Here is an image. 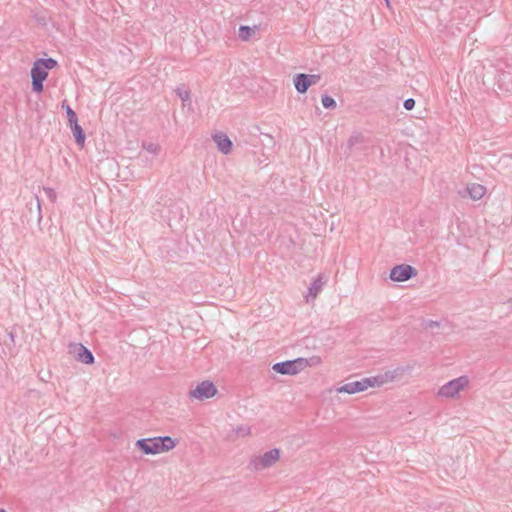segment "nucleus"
<instances>
[{
	"mask_svg": "<svg viewBox=\"0 0 512 512\" xmlns=\"http://www.w3.org/2000/svg\"><path fill=\"white\" fill-rule=\"evenodd\" d=\"M135 446L143 454L154 455L173 449L176 446V440L171 438L170 436L143 438L137 440Z\"/></svg>",
	"mask_w": 512,
	"mask_h": 512,
	"instance_id": "obj_1",
	"label": "nucleus"
},
{
	"mask_svg": "<svg viewBox=\"0 0 512 512\" xmlns=\"http://www.w3.org/2000/svg\"><path fill=\"white\" fill-rule=\"evenodd\" d=\"M321 362L320 357L314 356L309 360L306 358H296L294 360H287L275 363L272 366L273 371L282 375H296L304 370L309 365L319 364Z\"/></svg>",
	"mask_w": 512,
	"mask_h": 512,
	"instance_id": "obj_2",
	"label": "nucleus"
},
{
	"mask_svg": "<svg viewBox=\"0 0 512 512\" xmlns=\"http://www.w3.org/2000/svg\"><path fill=\"white\" fill-rule=\"evenodd\" d=\"M280 458V450L273 448L263 455L255 456L251 459L248 468L253 471H260L273 466Z\"/></svg>",
	"mask_w": 512,
	"mask_h": 512,
	"instance_id": "obj_3",
	"label": "nucleus"
},
{
	"mask_svg": "<svg viewBox=\"0 0 512 512\" xmlns=\"http://www.w3.org/2000/svg\"><path fill=\"white\" fill-rule=\"evenodd\" d=\"M469 380L466 376H460L444 384L438 391V395L446 398H454L467 386Z\"/></svg>",
	"mask_w": 512,
	"mask_h": 512,
	"instance_id": "obj_4",
	"label": "nucleus"
},
{
	"mask_svg": "<svg viewBox=\"0 0 512 512\" xmlns=\"http://www.w3.org/2000/svg\"><path fill=\"white\" fill-rule=\"evenodd\" d=\"M217 389L213 382L209 380L202 381L195 389L190 390L189 396L197 400L203 401L205 399L212 398L216 395Z\"/></svg>",
	"mask_w": 512,
	"mask_h": 512,
	"instance_id": "obj_5",
	"label": "nucleus"
},
{
	"mask_svg": "<svg viewBox=\"0 0 512 512\" xmlns=\"http://www.w3.org/2000/svg\"><path fill=\"white\" fill-rule=\"evenodd\" d=\"M417 269L409 264L394 266L390 271V279L394 282H404L415 277Z\"/></svg>",
	"mask_w": 512,
	"mask_h": 512,
	"instance_id": "obj_6",
	"label": "nucleus"
},
{
	"mask_svg": "<svg viewBox=\"0 0 512 512\" xmlns=\"http://www.w3.org/2000/svg\"><path fill=\"white\" fill-rule=\"evenodd\" d=\"M30 74L32 78V91L41 93L44 89L43 82L47 79L48 72L35 61Z\"/></svg>",
	"mask_w": 512,
	"mask_h": 512,
	"instance_id": "obj_7",
	"label": "nucleus"
},
{
	"mask_svg": "<svg viewBox=\"0 0 512 512\" xmlns=\"http://www.w3.org/2000/svg\"><path fill=\"white\" fill-rule=\"evenodd\" d=\"M399 370L400 369H396L393 371H386L385 373L365 378V381L367 383V388L368 387H380L386 383L392 382L399 374Z\"/></svg>",
	"mask_w": 512,
	"mask_h": 512,
	"instance_id": "obj_8",
	"label": "nucleus"
},
{
	"mask_svg": "<svg viewBox=\"0 0 512 512\" xmlns=\"http://www.w3.org/2000/svg\"><path fill=\"white\" fill-rule=\"evenodd\" d=\"M70 352L75 355V359L84 364H93L94 363V355L92 352L85 347L83 344H71Z\"/></svg>",
	"mask_w": 512,
	"mask_h": 512,
	"instance_id": "obj_9",
	"label": "nucleus"
},
{
	"mask_svg": "<svg viewBox=\"0 0 512 512\" xmlns=\"http://www.w3.org/2000/svg\"><path fill=\"white\" fill-rule=\"evenodd\" d=\"M367 389V383L365 381V378L346 383L338 388H336V391L338 393H348V394H355L358 392L365 391Z\"/></svg>",
	"mask_w": 512,
	"mask_h": 512,
	"instance_id": "obj_10",
	"label": "nucleus"
},
{
	"mask_svg": "<svg viewBox=\"0 0 512 512\" xmlns=\"http://www.w3.org/2000/svg\"><path fill=\"white\" fill-rule=\"evenodd\" d=\"M213 140L217 144L218 149L224 153L229 154L232 151V141L224 133H217L213 136Z\"/></svg>",
	"mask_w": 512,
	"mask_h": 512,
	"instance_id": "obj_11",
	"label": "nucleus"
},
{
	"mask_svg": "<svg viewBox=\"0 0 512 512\" xmlns=\"http://www.w3.org/2000/svg\"><path fill=\"white\" fill-rule=\"evenodd\" d=\"M295 89L300 94H305L307 90L310 88L309 78L305 73H298L294 76L293 79Z\"/></svg>",
	"mask_w": 512,
	"mask_h": 512,
	"instance_id": "obj_12",
	"label": "nucleus"
},
{
	"mask_svg": "<svg viewBox=\"0 0 512 512\" xmlns=\"http://www.w3.org/2000/svg\"><path fill=\"white\" fill-rule=\"evenodd\" d=\"M466 192L472 200L477 201L485 195L486 187L478 183H471L467 185Z\"/></svg>",
	"mask_w": 512,
	"mask_h": 512,
	"instance_id": "obj_13",
	"label": "nucleus"
},
{
	"mask_svg": "<svg viewBox=\"0 0 512 512\" xmlns=\"http://www.w3.org/2000/svg\"><path fill=\"white\" fill-rule=\"evenodd\" d=\"M324 284L325 281L323 280V277L319 275L308 288V295L306 296L307 302L310 300V298L314 300L318 296Z\"/></svg>",
	"mask_w": 512,
	"mask_h": 512,
	"instance_id": "obj_14",
	"label": "nucleus"
},
{
	"mask_svg": "<svg viewBox=\"0 0 512 512\" xmlns=\"http://www.w3.org/2000/svg\"><path fill=\"white\" fill-rule=\"evenodd\" d=\"M70 128L74 135L75 142L77 143V145L83 147L85 143V133L82 127L78 124V121L71 123Z\"/></svg>",
	"mask_w": 512,
	"mask_h": 512,
	"instance_id": "obj_15",
	"label": "nucleus"
},
{
	"mask_svg": "<svg viewBox=\"0 0 512 512\" xmlns=\"http://www.w3.org/2000/svg\"><path fill=\"white\" fill-rule=\"evenodd\" d=\"M3 344L8 350L9 354H13V350L15 348V334L13 331L5 330V338L3 340Z\"/></svg>",
	"mask_w": 512,
	"mask_h": 512,
	"instance_id": "obj_16",
	"label": "nucleus"
},
{
	"mask_svg": "<svg viewBox=\"0 0 512 512\" xmlns=\"http://www.w3.org/2000/svg\"><path fill=\"white\" fill-rule=\"evenodd\" d=\"M364 142V136L360 132H353L351 136L348 139L347 148L349 150H352L355 146L358 144H361Z\"/></svg>",
	"mask_w": 512,
	"mask_h": 512,
	"instance_id": "obj_17",
	"label": "nucleus"
},
{
	"mask_svg": "<svg viewBox=\"0 0 512 512\" xmlns=\"http://www.w3.org/2000/svg\"><path fill=\"white\" fill-rule=\"evenodd\" d=\"M36 62L42 66L47 72L57 66V61L53 58H40Z\"/></svg>",
	"mask_w": 512,
	"mask_h": 512,
	"instance_id": "obj_18",
	"label": "nucleus"
},
{
	"mask_svg": "<svg viewBox=\"0 0 512 512\" xmlns=\"http://www.w3.org/2000/svg\"><path fill=\"white\" fill-rule=\"evenodd\" d=\"M62 108L65 109L69 124L78 121L75 111L67 104L66 101L62 102Z\"/></svg>",
	"mask_w": 512,
	"mask_h": 512,
	"instance_id": "obj_19",
	"label": "nucleus"
},
{
	"mask_svg": "<svg viewBox=\"0 0 512 512\" xmlns=\"http://www.w3.org/2000/svg\"><path fill=\"white\" fill-rule=\"evenodd\" d=\"M175 93L182 100L183 104L190 100V92L185 88L184 85L177 87L175 89Z\"/></svg>",
	"mask_w": 512,
	"mask_h": 512,
	"instance_id": "obj_20",
	"label": "nucleus"
},
{
	"mask_svg": "<svg viewBox=\"0 0 512 512\" xmlns=\"http://www.w3.org/2000/svg\"><path fill=\"white\" fill-rule=\"evenodd\" d=\"M253 29L249 26L241 25L239 28V37L243 41H248L252 36Z\"/></svg>",
	"mask_w": 512,
	"mask_h": 512,
	"instance_id": "obj_21",
	"label": "nucleus"
},
{
	"mask_svg": "<svg viewBox=\"0 0 512 512\" xmlns=\"http://www.w3.org/2000/svg\"><path fill=\"white\" fill-rule=\"evenodd\" d=\"M321 102L325 109L333 110L337 106L336 101L329 95H323Z\"/></svg>",
	"mask_w": 512,
	"mask_h": 512,
	"instance_id": "obj_22",
	"label": "nucleus"
},
{
	"mask_svg": "<svg viewBox=\"0 0 512 512\" xmlns=\"http://www.w3.org/2000/svg\"><path fill=\"white\" fill-rule=\"evenodd\" d=\"M44 192L51 202H55L57 199L56 191L53 188L45 187Z\"/></svg>",
	"mask_w": 512,
	"mask_h": 512,
	"instance_id": "obj_23",
	"label": "nucleus"
},
{
	"mask_svg": "<svg viewBox=\"0 0 512 512\" xmlns=\"http://www.w3.org/2000/svg\"><path fill=\"white\" fill-rule=\"evenodd\" d=\"M440 326V323L438 321H434V320H425L423 322V327L425 329H434L436 327H439Z\"/></svg>",
	"mask_w": 512,
	"mask_h": 512,
	"instance_id": "obj_24",
	"label": "nucleus"
},
{
	"mask_svg": "<svg viewBox=\"0 0 512 512\" xmlns=\"http://www.w3.org/2000/svg\"><path fill=\"white\" fill-rule=\"evenodd\" d=\"M144 148L151 154H157L159 151V146L154 143L144 144Z\"/></svg>",
	"mask_w": 512,
	"mask_h": 512,
	"instance_id": "obj_25",
	"label": "nucleus"
},
{
	"mask_svg": "<svg viewBox=\"0 0 512 512\" xmlns=\"http://www.w3.org/2000/svg\"><path fill=\"white\" fill-rule=\"evenodd\" d=\"M33 200L35 202V207L37 210L38 222H40L42 220L40 200L37 196H34Z\"/></svg>",
	"mask_w": 512,
	"mask_h": 512,
	"instance_id": "obj_26",
	"label": "nucleus"
},
{
	"mask_svg": "<svg viewBox=\"0 0 512 512\" xmlns=\"http://www.w3.org/2000/svg\"><path fill=\"white\" fill-rule=\"evenodd\" d=\"M307 77L309 78V84L311 86L317 84L321 79L319 74H307Z\"/></svg>",
	"mask_w": 512,
	"mask_h": 512,
	"instance_id": "obj_27",
	"label": "nucleus"
},
{
	"mask_svg": "<svg viewBox=\"0 0 512 512\" xmlns=\"http://www.w3.org/2000/svg\"><path fill=\"white\" fill-rule=\"evenodd\" d=\"M403 106L406 110H412L415 106V100L413 98H408L404 101Z\"/></svg>",
	"mask_w": 512,
	"mask_h": 512,
	"instance_id": "obj_28",
	"label": "nucleus"
},
{
	"mask_svg": "<svg viewBox=\"0 0 512 512\" xmlns=\"http://www.w3.org/2000/svg\"><path fill=\"white\" fill-rule=\"evenodd\" d=\"M236 433L241 436H246L250 434V428L246 426H240L236 429Z\"/></svg>",
	"mask_w": 512,
	"mask_h": 512,
	"instance_id": "obj_29",
	"label": "nucleus"
},
{
	"mask_svg": "<svg viewBox=\"0 0 512 512\" xmlns=\"http://www.w3.org/2000/svg\"><path fill=\"white\" fill-rule=\"evenodd\" d=\"M174 209L180 210V217H179V219L181 220L184 217V214L182 213V209L179 208L176 204H174V205L171 206V209H170L169 213L170 214H174Z\"/></svg>",
	"mask_w": 512,
	"mask_h": 512,
	"instance_id": "obj_30",
	"label": "nucleus"
},
{
	"mask_svg": "<svg viewBox=\"0 0 512 512\" xmlns=\"http://www.w3.org/2000/svg\"><path fill=\"white\" fill-rule=\"evenodd\" d=\"M173 218H174V217H172V216H169V217H168L169 225H170V226H172L171 221L173 220Z\"/></svg>",
	"mask_w": 512,
	"mask_h": 512,
	"instance_id": "obj_31",
	"label": "nucleus"
},
{
	"mask_svg": "<svg viewBox=\"0 0 512 512\" xmlns=\"http://www.w3.org/2000/svg\"><path fill=\"white\" fill-rule=\"evenodd\" d=\"M0 512H6V510H4V509H0Z\"/></svg>",
	"mask_w": 512,
	"mask_h": 512,
	"instance_id": "obj_32",
	"label": "nucleus"
},
{
	"mask_svg": "<svg viewBox=\"0 0 512 512\" xmlns=\"http://www.w3.org/2000/svg\"><path fill=\"white\" fill-rule=\"evenodd\" d=\"M386 2H387V4H389V1H388V0H386Z\"/></svg>",
	"mask_w": 512,
	"mask_h": 512,
	"instance_id": "obj_33",
	"label": "nucleus"
}]
</instances>
